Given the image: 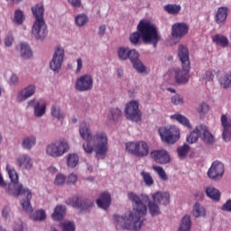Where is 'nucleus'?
Segmentation results:
<instances>
[{
	"label": "nucleus",
	"mask_w": 231,
	"mask_h": 231,
	"mask_svg": "<svg viewBox=\"0 0 231 231\" xmlns=\"http://www.w3.org/2000/svg\"><path fill=\"white\" fill-rule=\"evenodd\" d=\"M128 199L133 203V210L125 212L124 215H114L113 219L116 227L119 230L138 231L142 228L143 222L140 219L147 215V206L140 199L134 192L127 194Z\"/></svg>",
	"instance_id": "obj_1"
},
{
	"label": "nucleus",
	"mask_w": 231,
	"mask_h": 231,
	"mask_svg": "<svg viewBox=\"0 0 231 231\" xmlns=\"http://www.w3.org/2000/svg\"><path fill=\"white\" fill-rule=\"evenodd\" d=\"M129 39L134 46H140L143 41L144 44H152L153 48H156L162 41V36L158 33L156 25L149 21L141 20L137 25V32L132 33Z\"/></svg>",
	"instance_id": "obj_2"
},
{
	"label": "nucleus",
	"mask_w": 231,
	"mask_h": 231,
	"mask_svg": "<svg viewBox=\"0 0 231 231\" xmlns=\"http://www.w3.org/2000/svg\"><path fill=\"white\" fill-rule=\"evenodd\" d=\"M178 56L182 64V69H175L174 79L178 84H187L189 82V73L190 71L189 49L184 45H179Z\"/></svg>",
	"instance_id": "obj_3"
},
{
	"label": "nucleus",
	"mask_w": 231,
	"mask_h": 231,
	"mask_svg": "<svg viewBox=\"0 0 231 231\" xmlns=\"http://www.w3.org/2000/svg\"><path fill=\"white\" fill-rule=\"evenodd\" d=\"M32 12L35 17L32 33L37 41H42L48 33V27L44 22V6L37 5L32 7Z\"/></svg>",
	"instance_id": "obj_4"
},
{
	"label": "nucleus",
	"mask_w": 231,
	"mask_h": 231,
	"mask_svg": "<svg viewBox=\"0 0 231 231\" xmlns=\"http://www.w3.org/2000/svg\"><path fill=\"white\" fill-rule=\"evenodd\" d=\"M69 152V143L64 138L58 139L46 146V154L51 158H60Z\"/></svg>",
	"instance_id": "obj_5"
},
{
	"label": "nucleus",
	"mask_w": 231,
	"mask_h": 231,
	"mask_svg": "<svg viewBox=\"0 0 231 231\" xmlns=\"http://www.w3.org/2000/svg\"><path fill=\"white\" fill-rule=\"evenodd\" d=\"M96 158L102 160L108 151L107 134L104 132H97L93 137Z\"/></svg>",
	"instance_id": "obj_6"
},
{
	"label": "nucleus",
	"mask_w": 231,
	"mask_h": 231,
	"mask_svg": "<svg viewBox=\"0 0 231 231\" xmlns=\"http://www.w3.org/2000/svg\"><path fill=\"white\" fill-rule=\"evenodd\" d=\"M158 132L161 140L164 143H171L172 145L180 140V129L174 125L162 126L159 128Z\"/></svg>",
	"instance_id": "obj_7"
},
{
	"label": "nucleus",
	"mask_w": 231,
	"mask_h": 231,
	"mask_svg": "<svg viewBox=\"0 0 231 231\" xmlns=\"http://www.w3.org/2000/svg\"><path fill=\"white\" fill-rule=\"evenodd\" d=\"M125 148L127 152L136 158H145L149 156V144L145 141L126 143Z\"/></svg>",
	"instance_id": "obj_8"
},
{
	"label": "nucleus",
	"mask_w": 231,
	"mask_h": 231,
	"mask_svg": "<svg viewBox=\"0 0 231 231\" xmlns=\"http://www.w3.org/2000/svg\"><path fill=\"white\" fill-rule=\"evenodd\" d=\"M137 101H130L125 107V115L128 120L132 122H142V112L138 108Z\"/></svg>",
	"instance_id": "obj_9"
},
{
	"label": "nucleus",
	"mask_w": 231,
	"mask_h": 231,
	"mask_svg": "<svg viewBox=\"0 0 231 231\" xmlns=\"http://www.w3.org/2000/svg\"><path fill=\"white\" fill-rule=\"evenodd\" d=\"M62 62H64V48L58 46L55 48L52 59L50 62V68L55 73L60 71L62 68Z\"/></svg>",
	"instance_id": "obj_10"
},
{
	"label": "nucleus",
	"mask_w": 231,
	"mask_h": 231,
	"mask_svg": "<svg viewBox=\"0 0 231 231\" xmlns=\"http://www.w3.org/2000/svg\"><path fill=\"white\" fill-rule=\"evenodd\" d=\"M223 174H225V164L219 161L213 162L208 171V178L213 181H217L223 178Z\"/></svg>",
	"instance_id": "obj_11"
},
{
	"label": "nucleus",
	"mask_w": 231,
	"mask_h": 231,
	"mask_svg": "<svg viewBox=\"0 0 231 231\" xmlns=\"http://www.w3.org/2000/svg\"><path fill=\"white\" fill-rule=\"evenodd\" d=\"M75 88L77 91H91L93 89V77L91 75L86 74L77 79Z\"/></svg>",
	"instance_id": "obj_12"
},
{
	"label": "nucleus",
	"mask_w": 231,
	"mask_h": 231,
	"mask_svg": "<svg viewBox=\"0 0 231 231\" xmlns=\"http://www.w3.org/2000/svg\"><path fill=\"white\" fill-rule=\"evenodd\" d=\"M6 192L9 196H26L28 194V198H32V190L23 187L21 183H10Z\"/></svg>",
	"instance_id": "obj_13"
},
{
	"label": "nucleus",
	"mask_w": 231,
	"mask_h": 231,
	"mask_svg": "<svg viewBox=\"0 0 231 231\" xmlns=\"http://www.w3.org/2000/svg\"><path fill=\"white\" fill-rule=\"evenodd\" d=\"M35 85H28L21 89L16 95V101L20 104L25 102L28 98H32L35 95Z\"/></svg>",
	"instance_id": "obj_14"
},
{
	"label": "nucleus",
	"mask_w": 231,
	"mask_h": 231,
	"mask_svg": "<svg viewBox=\"0 0 231 231\" xmlns=\"http://www.w3.org/2000/svg\"><path fill=\"white\" fill-rule=\"evenodd\" d=\"M151 158L160 165H167L171 162L169 152L165 150H157L151 152Z\"/></svg>",
	"instance_id": "obj_15"
},
{
	"label": "nucleus",
	"mask_w": 231,
	"mask_h": 231,
	"mask_svg": "<svg viewBox=\"0 0 231 231\" xmlns=\"http://www.w3.org/2000/svg\"><path fill=\"white\" fill-rule=\"evenodd\" d=\"M27 104L28 107H33L34 116L37 118H41V116H44V115H46V105L41 104V101L32 99L30 100Z\"/></svg>",
	"instance_id": "obj_16"
},
{
	"label": "nucleus",
	"mask_w": 231,
	"mask_h": 231,
	"mask_svg": "<svg viewBox=\"0 0 231 231\" xmlns=\"http://www.w3.org/2000/svg\"><path fill=\"white\" fill-rule=\"evenodd\" d=\"M66 203L67 205H72V207H74L75 208H82L83 210L93 207V203L91 202V200L82 198H77L73 200H71V199H69L66 200Z\"/></svg>",
	"instance_id": "obj_17"
},
{
	"label": "nucleus",
	"mask_w": 231,
	"mask_h": 231,
	"mask_svg": "<svg viewBox=\"0 0 231 231\" xmlns=\"http://www.w3.org/2000/svg\"><path fill=\"white\" fill-rule=\"evenodd\" d=\"M228 12H230V9L226 6L218 7L215 14V23L218 24V26H225L226 18L228 17Z\"/></svg>",
	"instance_id": "obj_18"
},
{
	"label": "nucleus",
	"mask_w": 231,
	"mask_h": 231,
	"mask_svg": "<svg viewBox=\"0 0 231 231\" xmlns=\"http://www.w3.org/2000/svg\"><path fill=\"white\" fill-rule=\"evenodd\" d=\"M17 165L22 171H31L33 167V160L28 154H22L16 159Z\"/></svg>",
	"instance_id": "obj_19"
},
{
	"label": "nucleus",
	"mask_w": 231,
	"mask_h": 231,
	"mask_svg": "<svg viewBox=\"0 0 231 231\" xmlns=\"http://www.w3.org/2000/svg\"><path fill=\"white\" fill-rule=\"evenodd\" d=\"M200 129V138L204 143H207L208 145H212L216 143V137H214V134L210 133L208 130V127L205 125H199Z\"/></svg>",
	"instance_id": "obj_20"
},
{
	"label": "nucleus",
	"mask_w": 231,
	"mask_h": 231,
	"mask_svg": "<svg viewBox=\"0 0 231 231\" xmlns=\"http://www.w3.org/2000/svg\"><path fill=\"white\" fill-rule=\"evenodd\" d=\"M189 33V25L185 23H178L172 25L171 35L178 39V37H183Z\"/></svg>",
	"instance_id": "obj_21"
},
{
	"label": "nucleus",
	"mask_w": 231,
	"mask_h": 231,
	"mask_svg": "<svg viewBox=\"0 0 231 231\" xmlns=\"http://www.w3.org/2000/svg\"><path fill=\"white\" fill-rule=\"evenodd\" d=\"M153 201H156L159 205H169L171 203V194L166 191H157L152 197Z\"/></svg>",
	"instance_id": "obj_22"
},
{
	"label": "nucleus",
	"mask_w": 231,
	"mask_h": 231,
	"mask_svg": "<svg viewBox=\"0 0 231 231\" xmlns=\"http://www.w3.org/2000/svg\"><path fill=\"white\" fill-rule=\"evenodd\" d=\"M19 50H20V57L23 60H28L33 57V51H32V48H30V45L28 43H21L19 45Z\"/></svg>",
	"instance_id": "obj_23"
},
{
	"label": "nucleus",
	"mask_w": 231,
	"mask_h": 231,
	"mask_svg": "<svg viewBox=\"0 0 231 231\" xmlns=\"http://www.w3.org/2000/svg\"><path fill=\"white\" fill-rule=\"evenodd\" d=\"M144 199H145V201H149L148 202V208H149L150 214H151V216H152V217H154L156 216H160V214H162V210L160 209V206L156 201L150 200L149 196H147V195H144Z\"/></svg>",
	"instance_id": "obj_24"
},
{
	"label": "nucleus",
	"mask_w": 231,
	"mask_h": 231,
	"mask_svg": "<svg viewBox=\"0 0 231 231\" xmlns=\"http://www.w3.org/2000/svg\"><path fill=\"white\" fill-rule=\"evenodd\" d=\"M97 204L100 208H109V205H111V195L107 192H103L100 195V199L97 200Z\"/></svg>",
	"instance_id": "obj_25"
},
{
	"label": "nucleus",
	"mask_w": 231,
	"mask_h": 231,
	"mask_svg": "<svg viewBox=\"0 0 231 231\" xmlns=\"http://www.w3.org/2000/svg\"><path fill=\"white\" fill-rule=\"evenodd\" d=\"M66 216V206L59 205L55 208L51 217L54 221H60Z\"/></svg>",
	"instance_id": "obj_26"
},
{
	"label": "nucleus",
	"mask_w": 231,
	"mask_h": 231,
	"mask_svg": "<svg viewBox=\"0 0 231 231\" xmlns=\"http://www.w3.org/2000/svg\"><path fill=\"white\" fill-rule=\"evenodd\" d=\"M218 82L223 89H228L231 88V71L224 72L220 76Z\"/></svg>",
	"instance_id": "obj_27"
},
{
	"label": "nucleus",
	"mask_w": 231,
	"mask_h": 231,
	"mask_svg": "<svg viewBox=\"0 0 231 231\" xmlns=\"http://www.w3.org/2000/svg\"><path fill=\"white\" fill-rule=\"evenodd\" d=\"M206 195L213 201H219L221 198V192L218 191L217 189L214 188L213 186L207 187L205 189Z\"/></svg>",
	"instance_id": "obj_28"
},
{
	"label": "nucleus",
	"mask_w": 231,
	"mask_h": 231,
	"mask_svg": "<svg viewBox=\"0 0 231 231\" xmlns=\"http://www.w3.org/2000/svg\"><path fill=\"white\" fill-rule=\"evenodd\" d=\"M37 143V138L33 135L27 136L22 141V147L25 151H32V147Z\"/></svg>",
	"instance_id": "obj_29"
},
{
	"label": "nucleus",
	"mask_w": 231,
	"mask_h": 231,
	"mask_svg": "<svg viewBox=\"0 0 231 231\" xmlns=\"http://www.w3.org/2000/svg\"><path fill=\"white\" fill-rule=\"evenodd\" d=\"M212 41L217 44V46H221V48H226L230 44L228 38L223 34H216Z\"/></svg>",
	"instance_id": "obj_30"
},
{
	"label": "nucleus",
	"mask_w": 231,
	"mask_h": 231,
	"mask_svg": "<svg viewBox=\"0 0 231 231\" xmlns=\"http://www.w3.org/2000/svg\"><path fill=\"white\" fill-rule=\"evenodd\" d=\"M79 134L83 140H86V142H91V140H93L91 130H89V127H88L86 124L81 125L79 128Z\"/></svg>",
	"instance_id": "obj_31"
},
{
	"label": "nucleus",
	"mask_w": 231,
	"mask_h": 231,
	"mask_svg": "<svg viewBox=\"0 0 231 231\" xmlns=\"http://www.w3.org/2000/svg\"><path fill=\"white\" fill-rule=\"evenodd\" d=\"M190 228H192L190 216L186 215L182 217L178 231H190Z\"/></svg>",
	"instance_id": "obj_32"
},
{
	"label": "nucleus",
	"mask_w": 231,
	"mask_h": 231,
	"mask_svg": "<svg viewBox=\"0 0 231 231\" xmlns=\"http://www.w3.org/2000/svg\"><path fill=\"white\" fill-rule=\"evenodd\" d=\"M199 136H201V129L199 128V125L187 137L188 143H196Z\"/></svg>",
	"instance_id": "obj_33"
},
{
	"label": "nucleus",
	"mask_w": 231,
	"mask_h": 231,
	"mask_svg": "<svg viewBox=\"0 0 231 231\" xmlns=\"http://www.w3.org/2000/svg\"><path fill=\"white\" fill-rule=\"evenodd\" d=\"M171 118L179 122V124H181V125H185V127H188V129H192V125H190V122L185 116L175 114L171 116Z\"/></svg>",
	"instance_id": "obj_34"
},
{
	"label": "nucleus",
	"mask_w": 231,
	"mask_h": 231,
	"mask_svg": "<svg viewBox=\"0 0 231 231\" xmlns=\"http://www.w3.org/2000/svg\"><path fill=\"white\" fill-rule=\"evenodd\" d=\"M129 47H119L117 50V57L119 60L125 61L129 60Z\"/></svg>",
	"instance_id": "obj_35"
},
{
	"label": "nucleus",
	"mask_w": 231,
	"mask_h": 231,
	"mask_svg": "<svg viewBox=\"0 0 231 231\" xmlns=\"http://www.w3.org/2000/svg\"><path fill=\"white\" fill-rule=\"evenodd\" d=\"M192 214L194 217H204L206 216L205 208L203 206L199 205V202H196L193 207Z\"/></svg>",
	"instance_id": "obj_36"
},
{
	"label": "nucleus",
	"mask_w": 231,
	"mask_h": 231,
	"mask_svg": "<svg viewBox=\"0 0 231 231\" xmlns=\"http://www.w3.org/2000/svg\"><path fill=\"white\" fill-rule=\"evenodd\" d=\"M67 165L70 167V169H75L77 165H79V155L75 153H69L67 156Z\"/></svg>",
	"instance_id": "obj_37"
},
{
	"label": "nucleus",
	"mask_w": 231,
	"mask_h": 231,
	"mask_svg": "<svg viewBox=\"0 0 231 231\" xmlns=\"http://www.w3.org/2000/svg\"><path fill=\"white\" fill-rule=\"evenodd\" d=\"M120 116H122V110H120L118 107L110 109V114L108 115V120H110V122L118 121Z\"/></svg>",
	"instance_id": "obj_38"
},
{
	"label": "nucleus",
	"mask_w": 231,
	"mask_h": 231,
	"mask_svg": "<svg viewBox=\"0 0 231 231\" xmlns=\"http://www.w3.org/2000/svg\"><path fill=\"white\" fill-rule=\"evenodd\" d=\"M177 152L179 158H180V160H183L187 158V155L189 154V152H190V146L189 144H183L177 148Z\"/></svg>",
	"instance_id": "obj_39"
},
{
	"label": "nucleus",
	"mask_w": 231,
	"mask_h": 231,
	"mask_svg": "<svg viewBox=\"0 0 231 231\" xmlns=\"http://www.w3.org/2000/svg\"><path fill=\"white\" fill-rule=\"evenodd\" d=\"M51 116L58 120H64V112L60 110V107L57 105H52L51 108Z\"/></svg>",
	"instance_id": "obj_40"
},
{
	"label": "nucleus",
	"mask_w": 231,
	"mask_h": 231,
	"mask_svg": "<svg viewBox=\"0 0 231 231\" xmlns=\"http://www.w3.org/2000/svg\"><path fill=\"white\" fill-rule=\"evenodd\" d=\"M152 171L157 172L159 178H161V180H162V181H167L169 180V177L167 176L165 170H163V167L152 165Z\"/></svg>",
	"instance_id": "obj_41"
},
{
	"label": "nucleus",
	"mask_w": 231,
	"mask_h": 231,
	"mask_svg": "<svg viewBox=\"0 0 231 231\" xmlns=\"http://www.w3.org/2000/svg\"><path fill=\"white\" fill-rule=\"evenodd\" d=\"M164 10L171 15H177V14H180V11L181 10V5H167L164 6Z\"/></svg>",
	"instance_id": "obj_42"
},
{
	"label": "nucleus",
	"mask_w": 231,
	"mask_h": 231,
	"mask_svg": "<svg viewBox=\"0 0 231 231\" xmlns=\"http://www.w3.org/2000/svg\"><path fill=\"white\" fill-rule=\"evenodd\" d=\"M88 14H80L75 17V23L77 26H79V27L86 26V24H88Z\"/></svg>",
	"instance_id": "obj_43"
},
{
	"label": "nucleus",
	"mask_w": 231,
	"mask_h": 231,
	"mask_svg": "<svg viewBox=\"0 0 231 231\" xmlns=\"http://www.w3.org/2000/svg\"><path fill=\"white\" fill-rule=\"evenodd\" d=\"M141 176L146 187H152V185H154V179H152V176H151L150 172L141 171Z\"/></svg>",
	"instance_id": "obj_44"
},
{
	"label": "nucleus",
	"mask_w": 231,
	"mask_h": 231,
	"mask_svg": "<svg viewBox=\"0 0 231 231\" xmlns=\"http://www.w3.org/2000/svg\"><path fill=\"white\" fill-rule=\"evenodd\" d=\"M24 13H23V11H21L20 9L16 10L14 12V23L15 24L21 25L24 23Z\"/></svg>",
	"instance_id": "obj_45"
},
{
	"label": "nucleus",
	"mask_w": 231,
	"mask_h": 231,
	"mask_svg": "<svg viewBox=\"0 0 231 231\" xmlns=\"http://www.w3.org/2000/svg\"><path fill=\"white\" fill-rule=\"evenodd\" d=\"M132 66L134 68V69H136V71L138 73H145L147 68L145 67V65L143 64V62H142V60H137L136 61H134V63H132Z\"/></svg>",
	"instance_id": "obj_46"
},
{
	"label": "nucleus",
	"mask_w": 231,
	"mask_h": 231,
	"mask_svg": "<svg viewBox=\"0 0 231 231\" xmlns=\"http://www.w3.org/2000/svg\"><path fill=\"white\" fill-rule=\"evenodd\" d=\"M26 199H23L22 200V207L23 210H26V212H32V204H30V200L32 199V191H31V197H28V194L23 195Z\"/></svg>",
	"instance_id": "obj_47"
},
{
	"label": "nucleus",
	"mask_w": 231,
	"mask_h": 231,
	"mask_svg": "<svg viewBox=\"0 0 231 231\" xmlns=\"http://www.w3.org/2000/svg\"><path fill=\"white\" fill-rule=\"evenodd\" d=\"M32 219L33 221H44L46 219V212L44 209L38 210L32 215Z\"/></svg>",
	"instance_id": "obj_48"
},
{
	"label": "nucleus",
	"mask_w": 231,
	"mask_h": 231,
	"mask_svg": "<svg viewBox=\"0 0 231 231\" xmlns=\"http://www.w3.org/2000/svg\"><path fill=\"white\" fill-rule=\"evenodd\" d=\"M210 110V107L205 102H202L200 105H199L197 111L199 114V116H205L207 113Z\"/></svg>",
	"instance_id": "obj_49"
},
{
	"label": "nucleus",
	"mask_w": 231,
	"mask_h": 231,
	"mask_svg": "<svg viewBox=\"0 0 231 231\" xmlns=\"http://www.w3.org/2000/svg\"><path fill=\"white\" fill-rule=\"evenodd\" d=\"M128 60H130V62H132V64L134 62H136V60H139L140 53L138 52V51L134 49H130V51L128 52Z\"/></svg>",
	"instance_id": "obj_50"
},
{
	"label": "nucleus",
	"mask_w": 231,
	"mask_h": 231,
	"mask_svg": "<svg viewBox=\"0 0 231 231\" xmlns=\"http://www.w3.org/2000/svg\"><path fill=\"white\" fill-rule=\"evenodd\" d=\"M221 124L224 129H230L231 127V117L226 116V115H222Z\"/></svg>",
	"instance_id": "obj_51"
},
{
	"label": "nucleus",
	"mask_w": 231,
	"mask_h": 231,
	"mask_svg": "<svg viewBox=\"0 0 231 231\" xmlns=\"http://www.w3.org/2000/svg\"><path fill=\"white\" fill-rule=\"evenodd\" d=\"M7 171L11 180V183H19V175L17 174V171H15V170H10L8 168Z\"/></svg>",
	"instance_id": "obj_52"
},
{
	"label": "nucleus",
	"mask_w": 231,
	"mask_h": 231,
	"mask_svg": "<svg viewBox=\"0 0 231 231\" xmlns=\"http://www.w3.org/2000/svg\"><path fill=\"white\" fill-rule=\"evenodd\" d=\"M63 231H75V223L70 221H65L61 223Z\"/></svg>",
	"instance_id": "obj_53"
},
{
	"label": "nucleus",
	"mask_w": 231,
	"mask_h": 231,
	"mask_svg": "<svg viewBox=\"0 0 231 231\" xmlns=\"http://www.w3.org/2000/svg\"><path fill=\"white\" fill-rule=\"evenodd\" d=\"M171 104H173V106H182V104H184L183 97L178 94L171 97Z\"/></svg>",
	"instance_id": "obj_54"
},
{
	"label": "nucleus",
	"mask_w": 231,
	"mask_h": 231,
	"mask_svg": "<svg viewBox=\"0 0 231 231\" xmlns=\"http://www.w3.org/2000/svg\"><path fill=\"white\" fill-rule=\"evenodd\" d=\"M65 182H66V177L64 176V174L59 173L58 175H56V178L54 180L55 185H57L58 187H60V185H64Z\"/></svg>",
	"instance_id": "obj_55"
},
{
	"label": "nucleus",
	"mask_w": 231,
	"mask_h": 231,
	"mask_svg": "<svg viewBox=\"0 0 231 231\" xmlns=\"http://www.w3.org/2000/svg\"><path fill=\"white\" fill-rule=\"evenodd\" d=\"M83 150L87 154H92L95 151V146L91 145V141H87V143H83Z\"/></svg>",
	"instance_id": "obj_56"
},
{
	"label": "nucleus",
	"mask_w": 231,
	"mask_h": 231,
	"mask_svg": "<svg viewBox=\"0 0 231 231\" xmlns=\"http://www.w3.org/2000/svg\"><path fill=\"white\" fill-rule=\"evenodd\" d=\"M222 138L224 142H230L231 140V130L230 128H224L222 133Z\"/></svg>",
	"instance_id": "obj_57"
},
{
	"label": "nucleus",
	"mask_w": 231,
	"mask_h": 231,
	"mask_svg": "<svg viewBox=\"0 0 231 231\" xmlns=\"http://www.w3.org/2000/svg\"><path fill=\"white\" fill-rule=\"evenodd\" d=\"M215 73L216 71H212V70L207 71L203 76V80H205V82H211V80H214Z\"/></svg>",
	"instance_id": "obj_58"
},
{
	"label": "nucleus",
	"mask_w": 231,
	"mask_h": 231,
	"mask_svg": "<svg viewBox=\"0 0 231 231\" xmlns=\"http://www.w3.org/2000/svg\"><path fill=\"white\" fill-rule=\"evenodd\" d=\"M78 180H79V177L77 176V174L72 173V174L69 175L67 183H68V185H75V183H77Z\"/></svg>",
	"instance_id": "obj_59"
},
{
	"label": "nucleus",
	"mask_w": 231,
	"mask_h": 231,
	"mask_svg": "<svg viewBox=\"0 0 231 231\" xmlns=\"http://www.w3.org/2000/svg\"><path fill=\"white\" fill-rule=\"evenodd\" d=\"M14 231H24V226H23L22 220H18L14 222Z\"/></svg>",
	"instance_id": "obj_60"
},
{
	"label": "nucleus",
	"mask_w": 231,
	"mask_h": 231,
	"mask_svg": "<svg viewBox=\"0 0 231 231\" xmlns=\"http://www.w3.org/2000/svg\"><path fill=\"white\" fill-rule=\"evenodd\" d=\"M72 8H80L82 6V0H68Z\"/></svg>",
	"instance_id": "obj_61"
},
{
	"label": "nucleus",
	"mask_w": 231,
	"mask_h": 231,
	"mask_svg": "<svg viewBox=\"0 0 231 231\" xmlns=\"http://www.w3.org/2000/svg\"><path fill=\"white\" fill-rule=\"evenodd\" d=\"M221 210L224 212H231V199L227 200L225 204H223Z\"/></svg>",
	"instance_id": "obj_62"
},
{
	"label": "nucleus",
	"mask_w": 231,
	"mask_h": 231,
	"mask_svg": "<svg viewBox=\"0 0 231 231\" xmlns=\"http://www.w3.org/2000/svg\"><path fill=\"white\" fill-rule=\"evenodd\" d=\"M2 217L5 219H8V217H10V207L5 206L3 210H2Z\"/></svg>",
	"instance_id": "obj_63"
},
{
	"label": "nucleus",
	"mask_w": 231,
	"mask_h": 231,
	"mask_svg": "<svg viewBox=\"0 0 231 231\" xmlns=\"http://www.w3.org/2000/svg\"><path fill=\"white\" fill-rule=\"evenodd\" d=\"M13 43H14V36L12 35L7 36L5 41V45L7 48H10V46H12Z\"/></svg>",
	"instance_id": "obj_64"
}]
</instances>
